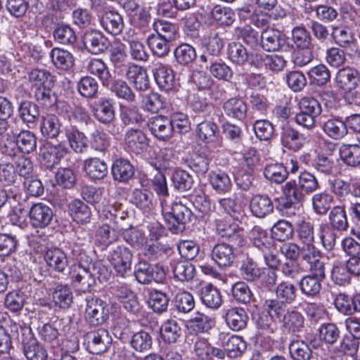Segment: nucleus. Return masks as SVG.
I'll list each match as a JSON object with an SVG mask.
<instances>
[{
	"instance_id": "473e14b6",
	"label": "nucleus",
	"mask_w": 360,
	"mask_h": 360,
	"mask_svg": "<svg viewBox=\"0 0 360 360\" xmlns=\"http://www.w3.org/2000/svg\"><path fill=\"white\" fill-rule=\"evenodd\" d=\"M209 181L212 188L218 194L223 195L230 193L232 189V181L229 174L225 172L217 171L211 172Z\"/></svg>"
},
{
	"instance_id": "7ed1b4c3",
	"label": "nucleus",
	"mask_w": 360,
	"mask_h": 360,
	"mask_svg": "<svg viewBox=\"0 0 360 360\" xmlns=\"http://www.w3.org/2000/svg\"><path fill=\"white\" fill-rule=\"evenodd\" d=\"M133 253L124 245H117L108 253V259L118 276L125 277L131 271Z\"/></svg>"
},
{
	"instance_id": "39448f33",
	"label": "nucleus",
	"mask_w": 360,
	"mask_h": 360,
	"mask_svg": "<svg viewBox=\"0 0 360 360\" xmlns=\"http://www.w3.org/2000/svg\"><path fill=\"white\" fill-rule=\"evenodd\" d=\"M85 319L92 326L103 324L108 318L106 303L101 299L89 297L86 300Z\"/></svg>"
},
{
	"instance_id": "680f3d73",
	"label": "nucleus",
	"mask_w": 360,
	"mask_h": 360,
	"mask_svg": "<svg viewBox=\"0 0 360 360\" xmlns=\"http://www.w3.org/2000/svg\"><path fill=\"white\" fill-rule=\"evenodd\" d=\"M176 62L181 65H188L196 58L195 49L186 43L179 45L174 52Z\"/></svg>"
},
{
	"instance_id": "c9c22d12",
	"label": "nucleus",
	"mask_w": 360,
	"mask_h": 360,
	"mask_svg": "<svg viewBox=\"0 0 360 360\" xmlns=\"http://www.w3.org/2000/svg\"><path fill=\"white\" fill-rule=\"evenodd\" d=\"M49 56L53 65L59 70H68L70 69L75 63L73 55L68 51L60 49H53Z\"/></svg>"
},
{
	"instance_id": "6ab92c4d",
	"label": "nucleus",
	"mask_w": 360,
	"mask_h": 360,
	"mask_svg": "<svg viewBox=\"0 0 360 360\" xmlns=\"http://www.w3.org/2000/svg\"><path fill=\"white\" fill-rule=\"evenodd\" d=\"M281 141L283 148L292 152L300 150L307 142L304 134L292 127L283 129Z\"/></svg>"
},
{
	"instance_id": "f704fd0d",
	"label": "nucleus",
	"mask_w": 360,
	"mask_h": 360,
	"mask_svg": "<svg viewBox=\"0 0 360 360\" xmlns=\"http://www.w3.org/2000/svg\"><path fill=\"white\" fill-rule=\"evenodd\" d=\"M61 122L58 117L54 114L43 116L41 122V131L47 139H56L61 131Z\"/></svg>"
},
{
	"instance_id": "49530a36",
	"label": "nucleus",
	"mask_w": 360,
	"mask_h": 360,
	"mask_svg": "<svg viewBox=\"0 0 360 360\" xmlns=\"http://www.w3.org/2000/svg\"><path fill=\"white\" fill-rule=\"evenodd\" d=\"M331 36L334 39L335 43L340 46L347 48L352 50L356 48L355 39L354 35L347 27H335L333 28Z\"/></svg>"
},
{
	"instance_id": "3c124183",
	"label": "nucleus",
	"mask_w": 360,
	"mask_h": 360,
	"mask_svg": "<svg viewBox=\"0 0 360 360\" xmlns=\"http://www.w3.org/2000/svg\"><path fill=\"white\" fill-rule=\"evenodd\" d=\"M340 155L342 161L348 166L355 167L360 165L359 145H343L340 149Z\"/></svg>"
},
{
	"instance_id": "aec40b11",
	"label": "nucleus",
	"mask_w": 360,
	"mask_h": 360,
	"mask_svg": "<svg viewBox=\"0 0 360 360\" xmlns=\"http://www.w3.org/2000/svg\"><path fill=\"white\" fill-rule=\"evenodd\" d=\"M155 80L160 89L165 91L173 89L175 79L173 70L167 65L157 63L153 70Z\"/></svg>"
},
{
	"instance_id": "f3484780",
	"label": "nucleus",
	"mask_w": 360,
	"mask_h": 360,
	"mask_svg": "<svg viewBox=\"0 0 360 360\" xmlns=\"http://www.w3.org/2000/svg\"><path fill=\"white\" fill-rule=\"evenodd\" d=\"M86 49L92 54H99L107 49L108 40L104 34L97 30L86 32L83 38Z\"/></svg>"
},
{
	"instance_id": "4c0bfd02",
	"label": "nucleus",
	"mask_w": 360,
	"mask_h": 360,
	"mask_svg": "<svg viewBox=\"0 0 360 360\" xmlns=\"http://www.w3.org/2000/svg\"><path fill=\"white\" fill-rule=\"evenodd\" d=\"M191 79L199 90H207L212 97L214 99L218 98L215 91L219 86L210 75L202 71L195 70L193 72Z\"/></svg>"
},
{
	"instance_id": "5fc2aeb1",
	"label": "nucleus",
	"mask_w": 360,
	"mask_h": 360,
	"mask_svg": "<svg viewBox=\"0 0 360 360\" xmlns=\"http://www.w3.org/2000/svg\"><path fill=\"white\" fill-rule=\"evenodd\" d=\"M217 212L220 214H227L233 218L238 219L243 215L241 207L231 198H219L215 207Z\"/></svg>"
},
{
	"instance_id": "ea45409f",
	"label": "nucleus",
	"mask_w": 360,
	"mask_h": 360,
	"mask_svg": "<svg viewBox=\"0 0 360 360\" xmlns=\"http://www.w3.org/2000/svg\"><path fill=\"white\" fill-rule=\"evenodd\" d=\"M86 68L91 75L98 77L103 86H109L111 74L106 64L101 59L92 58L89 60Z\"/></svg>"
},
{
	"instance_id": "b1692460",
	"label": "nucleus",
	"mask_w": 360,
	"mask_h": 360,
	"mask_svg": "<svg viewBox=\"0 0 360 360\" xmlns=\"http://www.w3.org/2000/svg\"><path fill=\"white\" fill-rule=\"evenodd\" d=\"M250 209L253 216L264 218L274 211V204L267 195L257 194L250 201Z\"/></svg>"
},
{
	"instance_id": "4468645a",
	"label": "nucleus",
	"mask_w": 360,
	"mask_h": 360,
	"mask_svg": "<svg viewBox=\"0 0 360 360\" xmlns=\"http://www.w3.org/2000/svg\"><path fill=\"white\" fill-rule=\"evenodd\" d=\"M92 112L94 117L104 124L111 123L115 117L112 101L105 97H102L94 103Z\"/></svg>"
},
{
	"instance_id": "c03bdc74",
	"label": "nucleus",
	"mask_w": 360,
	"mask_h": 360,
	"mask_svg": "<svg viewBox=\"0 0 360 360\" xmlns=\"http://www.w3.org/2000/svg\"><path fill=\"white\" fill-rule=\"evenodd\" d=\"M160 335L166 342H176L181 335V328L179 323L174 319L165 321L161 325Z\"/></svg>"
},
{
	"instance_id": "338daca9",
	"label": "nucleus",
	"mask_w": 360,
	"mask_h": 360,
	"mask_svg": "<svg viewBox=\"0 0 360 360\" xmlns=\"http://www.w3.org/2000/svg\"><path fill=\"white\" fill-rule=\"evenodd\" d=\"M307 74L310 82L318 86L324 85L330 79V70L323 64H319L310 68Z\"/></svg>"
},
{
	"instance_id": "603ef678",
	"label": "nucleus",
	"mask_w": 360,
	"mask_h": 360,
	"mask_svg": "<svg viewBox=\"0 0 360 360\" xmlns=\"http://www.w3.org/2000/svg\"><path fill=\"white\" fill-rule=\"evenodd\" d=\"M18 115L23 122L34 124L39 117V107L33 102L22 101L18 107Z\"/></svg>"
},
{
	"instance_id": "0eeeda50",
	"label": "nucleus",
	"mask_w": 360,
	"mask_h": 360,
	"mask_svg": "<svg viewBox=\"0 0 360 360\" xmlns=\"http://www.w3.org/2000/svg\"><path fill=\"white\" fill-rule=\"evenodd\" d=\"M87 349L92 354H101L107 351L112 343L108 330L98 328L89 331L84 336Z\"/></svg>"
},
{
	"instance_id": "7c9ffc66",
	"label": "nucleus",
	"mask_w": 360,
	"mask_h": 360,
	"mask_svg": "<svg viewBox=\"0 0 360 360\" xmlns=\"http://www.w3.org/2000/svg\"><path fill=\"white\" fill-rule=\"evenodd\" d=\"M64 131L70 147L75 153H82L86 150L88 146V140L83 132L72 126L65 127Z\"/></svg>"
},
{
	"instance_id": "c756f323",
	"label": "nucleus",
	"mask_w": 360,
	"mask_h": 360,
	"mask_svg": "<svg viewBox=\"0 0 360 360\" xmlns=\"http://www.w3.org/2000/svg\"><path fill=\"white\" fill-rule=\"evenodd\" d=\"M323 132L333 140H340L348 132L345 121L340 117H332L326 120L322 125Z\"/></svg>"
},
{
	"instance_id": "e2e57ef3",
	"label": "nucleus",
	"mask_w": 360,
	"mask_h": 360,
	"mask_svg": "<svg viewBox=\"0 0 360 360\" xmlns=\"http://www.w3.org/2000/svg\"><path fill=\"white\" fill-rule=\"evenodd\" d=\"M240 273L243 278L247 281H255L262 277L264 269L258 267L252 259H247L243 262L240 267Z\"/></svg>"
},
{
	"instance_id": "5701e85b",
	"label": "nucleus",
	"mask_w": 360,
	"mask_h": 360,
	"mask_svg": "<svg viewBox=\"0 0 360 360\" xmlns=\"http://www.w3.org/2000/svg\"><path fill=\"white\" fill-rule=\"evenodd\" d=\"M148 127L151 134L158 139L165 140L172 136L171 122L165 116L157 115L151 117L148 121Z\"/></svg>"
},
{
	"instance_id": "de8ad7c7",
	"label": "nucleus",
	"mask_w": 360,
	"mask_h": 360,
	"mask_svg": "<svg viewBox=\"0 0 360 360\" xmlns=\"http://www.w3.org/2000/svg\"><path fill=\"white\" fill-rule=\"evenodd\" d=\"M55 304L60 308H68L72 302V292L68 285L58 284L52 293Z\"/></svg>"
},
{
	"instance_id": "6e6552de",
	"label": "nucleus",
	"mask_w": 360,
	"mask_h": 360,
	"mask_svg": "<svg viewBox=\"0 0 360 360\" xmlns=\"http://www.w3.org/2000/svg\"><path fill=\"white\" fill-rule=\"evenodd\" d=\"M300 257L308 264L311 272H315L319 276H323V270H325V266L321 260V252L314 243L302 245Z\"/></svg>"
},
{
	"instance_id": "69168bd1",
	"label": "nucleus",
	"mask_w": 360,
	"mask_h": 360,
	"mask_svg": "<svg viewBox=\"0 0 360 360\" xmlns=\"http://www.w3.org/2000/svg\"><path fill=\"white\" fill-rule=\"evenodd\" d=\"M205 68L209 69L210 74L218 79L230 81L233 77L231 68L221 60L210 61V65H205Z\"/></svg>"
},
{
	"instance_id": "4d7b16f0",
	"label": "nucleus",
	"mask_w": 360,
	"mask_h": 360,
	"mask_svg": "<svg viewBox=\"0 0 360 360\" xmlns=\"http://www.w3.org/2000/svg\"><path fill=\"white\" fill-rule=\"evenodd\" d=\"M311 201L314 212L318 214H325L333 204V197L330 193L323 191L314 194Z\"/></svg>"
},
{
	"instance_id": "37998d69",
	"label": "nucleus",
	"mask_w": 360,
	"mask_h": 360,
	"mask_svg": "<svg viewBox=\"0 0 360 360\" xmlns=\"http://www.w3.org/2000/svg\"><path fill=\"white\" fill-rule=\"evenodd\" d=\"M112 174L114 179L126 182L134 176V169L128 160L118 159L112 165Z\"/></svg>"
},
{
	"instance_id": "2f4dec72",
	"label": "nucleus",
	"mask_w": 360,
	"mask_h": 360,
	"mask_svg": "<svg viewBox=\"0 0 360 360\" xmlns=\"http://www.w3.org/2000/svg\"><path fill=\"white\" fill-rule=\"evenodd\" d=\"M295 231L301 245L314 243V226L309 219H298L295 222Z\"/></svg>"
},
{
	"instance_id": "412c9836",
	"label": "nucleus",
	"mask_w": 360,
	"mask_h": 360,
	"mask_svg": "<svg viewBox=\"0 0 360 360\" xmlns=\"http://www.w3.org/2000/svg\"><path fill=\"white\" fill-rule=\"evenodd\" d=\"M131 201L145 214L150 213L156 205L153 193L144 188H135L132 191Z\"/></svg>"
},
{
	"instance_id": "393cba45",
	"label": "nucleus",
	"mask_w": 360,
	"mask_h": 360,
	"mask_svg": "<svg viewBox=\"0 0 360 360\" xmlns=\"http://www.w3.org/2000/svg\"><path fill=\"white\" fill-rule=\"evenodd\" d=\"M68 212L73 221L78 224H86L91 221V208L79 199H75L69 202Z\"/></svg>"
},
{
	"instance_id": "a211bd4d",
	"label": "nucleus",
	"mask_w": 360,
	"mask_h": 360,
	"mask_svg": "<svg viewBox=\"0 0 360 360\" xmlns=\"http://www.w3.org/2000/svg\"><path fill=\"white\" fill-rule=\"evenodd\" d=\"M124 143L128 150L136 155L143 153L148 146L147 139L143 132L133 128L126 131Z\"/></svg>"
},
{
	"instance_id": "a18cd8bd",
	"label": "nucleus",
	"mask_w": 360,
	"mask_h": 360,
	"mask_svg": "<svg viewBox=\"0 0 360 360\" xmlns=\"http://www.w3.org/2000/svg\"><path fill=\"white\" fill-rule=\"evenodd\" d=\"M29 81L33 89L54 86V76L44 69L32 70L29 74Z\"/></svg>"
},
{
	"instance_id": "9d476101",
	"label": "nucleus",
	"mask_w": 360,
	"mask_h": 360,
	"mask_svg": "<svg viewBox=\"0 0 360 360\" xmlns=\"http://www.w3.org/2000/svg\"><path fill=\"white\" fill-rule=\"evenodd\" d=\"M335 82L340 89L352 91L360 84V72L349 66L340 68L336 73Z\"/></svg>"
},
{
	"instance_id": "a878e982",
	"label": "nucleus",
	"mask_w": 360,
	"mask_h": 360,
	"mask_svg": "<svg viewBox=\"0 0 360 360\" xmlns=\"http://www.w3.org/2000/svg\"><path fill=\"white\" fill-rule=\"evenodd\" d=\"M57 109L59 114L67 117L70 120L73 119L81 124H87L90 117L86 110L81 105L72 106L65 102H58Z\"/></svg>"
},
{
	"instance_id": "864d4df0",
	"label": "nucleus",
	"mask_w": 360,
	"mask_h": 360,
	"mask_svg": "<svg viewBox=\"0 0 360 360\" xmlns=\"http://www.w3.org/2000/svg\"><path fill=\"white\" fill-rule=\"evenodd\" d=\"M55 41L63 45H73L77 40L74 29L69 25L60 24L53 31Z\"/></svg>"
},
{
	"instance_id": "bb28decb",
	"label": "nucleus",
	"mask_w": 360,
	"mask_h": 360,
	"mask_svg": "<svg viewBox=\"0 0 360 360\" xmlns=\"http://www.w3.org/2000/svg\"><path fill=\"white\" fill-rule=\"evenodd\" d=\"M44 259L51 270L57 272H63L68 265L67 255L60 248L48 249L44 255Z\"/></svg>"
},
{
	"instance_id": "dca6fc26",
	"label": "nucleus",
	"mask_w": 360,
	"mask_h": 360,
	"mask_svg": "<svg viewBox=\"0 0 360 360\" xmlns=\"http://www.w3.org/2000/svg\"><path fill=\"white\" fill-rule=\"evenodd\" d=\"M126 78L138 91H144L149 89L150 82L147 71L141 66L129 64L127 66Z\"/></svg>"
},
{
	"instance_id": "2eb2a0df",
	"label": "nucleus",
	"mask_w": 360,
	"mask_h": 360,
	"mask_svg": "<svg viewBox=\"0 0 360 360\" xmlns=\"http://www.w3.org/2000/svg\"><path fill=\"white\" fill-rule=\"evenodd\" d=\"M320 346L318 340L313 339L309 342L304 340L292 341L289 345L290 356L294 360H310L312 356V350Z\"/></svg>"
},
{
	"instance_id": "ddd939ff",
	"label": "nucleus",
	"mask_w": 360,
	"mask_h": 360,
	"mask_svg": "<svg viewBox=\"0 0 360 360\" xmlns=\"http://www.w3.org/2000/svg\"><path fill=\"white\" fill-rule=\"evenodd\" d=\"M98 18L101 27L112 35L120 34L124 27L122 16L116 11H104L100 13Z\"/></svg>"
},
{
	"instance_id": "774afa93",
	"label": "nucleus",
	"mask_w": 360,
	"mask_h": 360,
	"mask_svg": "<svg viewBox=\"0 0 360 360\" xmlns=\"http://www.w3.org/2000/svg\"><path fill=\"white\" fill-rule=\"evenodd\" d=\"M224 350L231 358L240 356L247 349L245 341L238 335L231 336L224 344Z\"/></svg>"
},
{
	"instance_id": "58836bf2",
	"label": "nucleus",
	"mask_w": 360,
	"mask_h": 360,
	"mask_svg": "<svg viewBox=\"0 0 360 360\" xmlns=\"http://www.w3.org/2000/svg\"><path fill=\"white\" fill-rule=\"evenodd\" d=\"M200 300L210 309H218L222 304L220 291L212 284L205 285L201 288Z\"/></svg>"
},
{
	"instance_id": "a19ab883",
	"label": "nucleus",
	"mask_w": 360,
	"mask_h": 360,
	"mask_svg": "<svg viewBox=\"0 0 360 360\" xmlns=\"http://www.w3.org/2000/svg\"><path fill=\"white\" fill-rule=\"evenodd\" d=\"M84 171L92 179H103L108 174L106 163L98 158H91L84 161Z\"/></svg>"
},
{
	"instance_id": "6e6d98bb",
	"label": "nucleus",
	"mask_w": 360,
	"mask_h": 360,
	"mask_svg": "<svg viewBox=\"0 0 360 360\" xmlns=\"http://www.w3.org/2000/svg\"><path fill=\"white\" fill-rule=\"evenodd\" d=\"M25 299V294L20 290H11L5 297L4 307L11 312H18L23 308Z\"/></svg>"
},
{
	"instance_id": "13d9d810",
	"label": "nucleus",
	"mask_w": 360,
	"mask_h": 360,
	"mask_svg": "<svg viewBox=\"0 0 360 360\" xmlns=\"http://www.w3.org/2000/svg\"><path fill=\"white\" fill-rule=\"evenodd\" d=\"M212 18L219 25L229 26L236 19L233 9L227 6L216 5L211 11Z\"/></svg>"
},
{
	"instance_id": "f8f14e48",
	"label": "nucleus",
	"mask_w": 360,
	"mask_h": 360,
	"mask_svg": "<svg viewBox=\"0 0 360 360\" xmlns=\"http://www.w3.org/2000/svg\"><path fill=\"white\" fill-rule=\"evenodd\" d=\"M261 46L266 51H277L285 46L287 38L282 32L269 28L264 30L261 35Z\"/></svg>"
},
{
	"instance_id": "1a4fd4ad",
	"label": "nucleus",
	"mask_w": 360,
	"mask_h": 360,
	"mask_svg": "<svg viewBox=\"0 0 360 360\" xmlns=\"http://www.w3.org/2000/svg\"><path fill=\"white\" fill-rule=\"evenodd\" d=\"M29 217L33 227L43 229L51 224L53 212L48 205L44 202H37L31 206Z\"/></svg>"
},
{
	"instance_id": "052dcab7",
	"label": "nucleus",
	"mask_w": 360,
	"mask_h": 360,
	"mask_svg": "<svg viewBox=\"0 0 360 360\" xmlns=\"http://www.w3.org/2000/svg\"><path fill=\"white\" fill-rule=\"evenodd\" d=\"M318 235L325 250H333L338 238V234L334 229L328 224H321L319 226Z\"/></svg>"
},
{
	"instance_id": "8fccbe9b",
	"label": "nucleus",
	"mask_w": 360,
	"mask_h": 360,
	"mask_svg": "<svg viewBox=\"0 0 360 360\" xmlns=\"http://www.w3.org/2000/svg\"><path fill=\"white\" fill-rule=\"evenodd\" d=\"M345 202L342 206L334 207L329 214L330 226L335 230L346 231L348 228V221L346 215Z\"/></svg>"
},
{
	"instance_id": "0e129e2a",
	"label": "nucleus",
	"mask_w": 360,
	"mask_h": 360,
	"mask_svg": "<svg viewBox=\"0 0 360 360\" xmlns=\"http://www.w3.org/2000/svg\"><path fill=\"white\" fill-rule=\"evenodd\" d=\"M169 300L165 293L153 290L150 292L148 303L155 313L162 314L167 310Z\"/></svg>"
},
{
	"instance_id": "f03ea898",
	"label": "nucleus",
	"mask_w": 360,
	"mask_h": 360,
	"mask_svg": "<svg viewBox=\"0 0 360 360\" xmlns=\"http://www.w3.org/2000/svg\"><path fill=\"white\" fill-rule=\"evenodd\" d=\"M304 199V194L295 180L287 181L282 186V195L277 198L278 207L287 217L295 214V207Z\"/></svg>"
},
{
	"instance_id": "f257e3e1",
	"label": "nucleus",
	"mask_w": 360,
	"mask_h": 360,
	"mask_svg": "<svg viewBox=\"0 0 360 360\" xmlns=\"http://www.w3.org/2000/svg\"><path fill=\"white\" fill-rule=\"evenodd\" d=\"M162 214L170 231L174 233L182 232L185 224L190 221L191 211L181 203H174L172 207L167 205L165 199H160Z\"/></svg>"
},
{
	"instance_id": "09e8293b",
	"label": "nucleus",
	"mask_w": 360,
	"mask_h": 360,
	"mask_svg": "<svg viewBox=\"0 0 360 360\" xmlns=\"http://www.w3.org/2000/svg\"><path fill=\"white\" fill-rule=\"evenodd\" d=\"M352 274L347 262H335L331 269V278L338 285L350 283Z\"/></svg>"
},
{
	"instance_id": "72a5a7b5",
	"label": "nucleus",
	"mask_w": 360,
	"mask_h": 360,
	"mask_svg": "<svg viewBox=\"0 0 360 360\" xmlns=\"http://www.w3.org/2000/svg\"><path fill=\"white\" fill-rule=\"evenodd\" d=\"M118 237L117 231L115 229V224H103L100 226L95 233V243L103 248L115 242Z\"/></svg>"
},
{
	"instance_id": "cd10ccee",
	"label": "nucleus",
	"mask_w": 360,
	"mask_h": 360,
	"mask_svg": "<svg viewBox=\"0 0 360 360\" xmlns=\"http://www.w3.org/2000/svg\"><path fill=\"white\" fill-rule=\"evenodd\" d=\"M311 275L303 276L299 282L300 290L303 295L308 297H314L321 289V281L325 278V270H323V276H319L315 272Z\"/></svg>"
},
{
	"instance_id": "c85d7f7f",
	"label": "nucleus",
	"mask_w": 360,
	"mask_h": 360,
	"mask_svg": "<svg viewBox=\"0 0 360 360\" xmlns=\"http://www.w3.org/2000/svg\"><path fill=\"white\" fill-rule=\"evenodd\" d=\"M212 260L221 267L230 266L233 263L235 255L231 245L226 243H218L212 250Z\"/></svg>"
},
{
	"instance_id": "423d86ee",
	"label": "nucleus",
	"mask_w": 360,
	"mask_h": 360,
	"mask_svg": "<svg viewBox=\"0 0 360 360\" xmlns=\"http://www.w3.org/2000/svg\"><path fill=\"white\" fill-rule=\"evenodd\" d=\"M134 274L136 281L141 284H148L153 281L160 283L165 278V271L162 266L151 265L146 261L135 264Z\"/></svg>"
},
{
	"instance_id": "e433bc0d",
	"label": "nucleus",
	"mask_w": 360,
	"mask_h": 360,
	"mask_svg": "<svg viewBox=\"0 0 360 360\" xmlns=\"http://www.w3.org/2000/svg\"><path fill=\"white\" fill-rule=\"evenodd\" d=\"M223 109L226 116L238 120L244 119L247 114L245 103L238 98H231L226 101Z\"/></svg>"
},
{
	"instance_id": "9b49d317",
	"label": "nucleus",
	"mask_w": 360,
	"mask_h": 360,
	"mask_svg": "<svg viewBox=\"0 0 360 360\" xmlns=\"http://www.w3.org/2000/svg\"><path fill=\"white\" fill-rule=\"evenodd\" d=\"M68 152L69 150L63 142L56 145L47 146L41 152V163L46 169H51L55 165H58Z\"/></svg>"
},
{
	"instance_id": "20e7f679",
	"label": "nucleus",
	"mask_w": 360,
	"mask_h": 360,
	"mask_svg": "<svg viewBox=\"0 0 360 360\" xmlns=\"http://www.w3.org/2000/svg\"><path fill=\"white\" fill-rule=\"evenodd\" d=\"M69 276L73 285L84 292L90 291L95 285L91 263L86 265L72 264L70 269Z\"/></svg>"
},
{
	"instance_id": "bf43d9fd",
	"label": "nucleus",
	"mask_w": 360,
	"mask_h": 360,
	"mask_svg": "<svg viewBox=\"0 0 360 360\" xmlns=\"http://www.w3.org/2000/svg\"><path fill=\"white\" fill-rule=\"evenodd\" d=\"M212 326V319L209 316L200 312H196L194 316L187 321L188 328L195 333L207 332Z\"/></svg>"
},
{
	"instance_id": "4be33fe9",
	"label": "nucleus",
	"mask_w": 360,
	"mask_h": 360,
	"mask_svg": "<svg viewBox=\"0 0 360 360\" xmlns=\"http://www.w3.org/2000/svg\"><path fill=\"white\" fill-rule=\"evenodd\" d=\"M249 316L243 308L231 307L225 314V321L230 329L240 331L247 326Z\"/></svg>"
},
{
	"instance_id": "79ce46f5",
	"label": "nucleus",
	"mask_w": 360,
	"mask_h": 360,
	"mask_svg": "<svg viewBox=\"0 0 360 360\" xmlns=\"http://www.w3.org/2000/svg\"><path fill=\"white\" fill-rule=\"evenodd\" d=\"M282 323L284 329L290 333H302L304 329V318L295 310L289 311L282 319Z\"/></svg>"
}]
</instances>
